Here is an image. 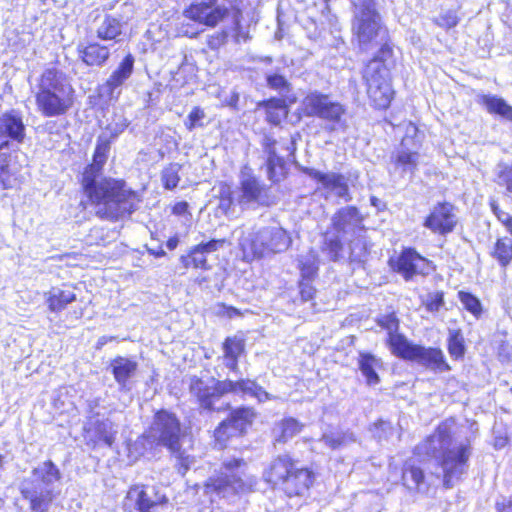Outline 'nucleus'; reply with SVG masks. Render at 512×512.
<instances>
[{
    "label": "nucleus",
    "mask_w": 512,
    "mask_h": 512,
    "mask_svg": "<svg viewBox=\"0 0 512 512\" xmlns=\"http://www.w3.org/2000/svg\"><path fill=\"white\" fill-rule=\"evenodd\" d=\"M85 438L94 446L111 447L118 433L117 426L108 418L99 415L91 416L84 426Z\"/></svg>",
    "instance_id": "19"
},
{
    "label": "nucleus",
    "mask_w": 512,
    "mask_h": 512,
    "mask_svg": "<svg viewBox=\"0 0 512 512\" xmlns=\"http://www.w3.org/2000/svg\"><path fill=\"white\" fill-rule=\"evenodd\" d=\"M229 36L228 29H222L220 31H215L212 34H208L206 36V44L209 49L216 51L221 48L227 42Z\"/></svg>",
    "instance_id": "51"
},
{
    "label": "nucleus",
    "mask_w": 512,
    "mask_h": 512,
    "mask_svg": "<svg viewBox=\"0 0 512 512\" xmlns=\"http://www.w3.org/2000/svg\"><path fill=\"white\" fill-rule=\"evenodd\" d=\"M370 203L378 211L384 210L386 207L385 203L381 199L377 198L376 196H371Z\"/></svg>",
    "instance_id": "62"
},
{
    "label": "nucleus",
    "mask_w": 512,
    "mask_h": 512,
    "mask_svg": "<svg viewBox=\"0 0 512 512\" xmlns=\"http://www.w3.org/2000/svg\"><path fill=\"white\" fill-rule=\"evenodd\" d=\"M137 367L135 361L125 357L119 356L111 361L110 368L120 390L129 391L131 389L129 380L135 375Z\"/></svg>",
    "instance_id": "29"
},
{
    "label": "nucleus",
    "mask_w": 512,
    "mask_h": 512,
    "mask_svg": "<svg viewBox=\"0 0 512 512\" xmlns=\"http://www.w3.org/2000/svg\"><path fill=\"white\" fill-rule=\"evenodd\" d=\"M303 172L320 183L324 189L333 192L338 198L346 202L352 199L347 179L343 174L335 172L324 173L308 167L303 168Z\"/></svg>",
    "instance_id": "21"
},
{
    "label": "nucleus",
    "mask_w": 512,
    "mask_h": 512,
    "mask_svg": "<svg viewBox=\"0 0 512 512\" xmlns=\"http://www.w3.org/2000/svg\"><path fill=\"white\" fill-rule=\"evenodd\" d=\"M135 58L132 54H127L118 64L115 70L101 85L100 90L103 96L109 100L117 99L121 93L122 85L131 77L134 71Z\"/></svg>",
    "instance_id": "20"
},
{
    "label": "nucleus",
    "mask_w": 512,
    "mask_h": 512,
    "mask_svg": "<svg viewBox=\"0 0 512 512\" xmlns=\"http://www.w3.org/2000/svg\"><path fill=\"white\" fill-rule=\"evenodd\" d=\"M393 269L406 281H410L417 275H428L432 270V262L415 249L404 248L397 257Z\"/></svg>",
    "instance_id": "16"
},
{
    "label": "nucleus",
    "mask_w": 512,
    "mask_h": 512,
    "mask_svg": "<svg viewBox=\"0 0 512 512\" xmlns=\"http://www.w3.org/2000/svg\"><path fill=\"white\" fill-rule=\"evenodd\" d=\"M314 479V473L310 469L305 467H296L281 484L280 489L289 498L306 497Z\"/></svg>",
    "instance_id": "23"
},
{
    "label": "nucleus",
    "mask_w": 512,
    "mask_h": 512,
    "mask_svg": "<svg viewBox=\"0 0 512 512\" xmlns=\"http://www.w3.org/2000/svg\"><path fill=\"white\" fill-rule=\"evenodd\" d=\"M179 244V238L178 236H172L170 237L167 242H166V247L169 249V250H174Z\"/></svg>",
    "instance_id": "64"
},
{
    "label": "nucleus",
    "mask_w": 512,
    "mask_h": 512,
    "mask_svg": "<svg viewBox=\"0 0 512 512\" xmlns=\"http://www.w3.org/2000/svg\"><path fill=\"white\" fill-rule=\"evenodd\" d=\"M392 56V48L384 43L378 53L365 66L362 77L367 95L378 109H385L393 98L389 69L385 61Z\"/></svg>",
    "instance_id": "8"
},
{
    "label": "nucleus",
    "mask_w": 512,
    "mask_h": 512,
    "mask_svg": "<svg viewBox=\"0 0 512 512\" xmlns=\"http://www.w3.org/2000/svg\"><path fill=\"white\" fill-rule=\"evenodd\" d=\"M127 119L123 117H119L117 120H114L106 127V132L109 136H106L109 140L115 139L118 137L127 127H128Z\"/></svg>",
    "instance_id": "55"
},
{
    "label": "nucleus",
    "mask_w": 512,
    "mask_h": 512,
    "mask_svg": "<svg viewBox=\"0 0 512 512\" xmlns=\"http://www.w3.org/2000/svg\"><path fill=\"white\" fill-rule=\"evenodd\" d=\"M25 136L26 126L20 111L12 109L0 115V147L21 144Z\"/></svg>",
    "instance_id": "18"
},
{
    "label": "nucleus",
    "mask_w": 512,
    "mask_h": 512,
    "mask_svg": "<svg viewBox=\"0 0 512 512\" xmlns=\"http://www.w3.org/2000/svg\"><path fill=\"white\" fill-rule=\"evenodd\" d=\"M448 351L455 358H460L464 355V338L460 330L449 331Z\"/></svg>",
    "instance_id": "47"
},
{
    "label": "nucleus",
    "mask_w": 512,
    "mask_h": 512,
    "mask_svg": "<svg viewBox=\"0 0 512 512\" xmlns=\"http://www.w3.org/2000/svg\"><path fill=\"white\" fill-rule=\"evenodd\" d=\"M246 468L247 464L243 459L224 460L220 475L211 477L206 482L205 493L230 499L236 495L253 491L257 485V478L247 474Z\"/></svg>",
    "instance_id": "6"
},
{
    "label": "nucleus",
    "mask_w": 512,
    "mask_h": 512,
    "mask_svg": "<svg viewBox=\"0 0 512 512\" xmlns=\"http://www.w3.org/2000/svg\"><path fill=\"white\" fill-rule=\"evenodd\" d=\"M481 104L485 106L489 113L500 115L512 121V107L503 98L495 95H483Z\"/></svg>",
    "instance_id": "39"
},
{
    "label": "nucleus",
    "mask_w": 512,
    "mask_h": 512,
    "mask_svg": "<svg viewBox=\"0 0 512 512\" xmlns=\"http://www.w3.org/2000/svg\"><path fill=\"white\" fill-rule=\"evenodd\" d=\"M454 421L441 422L435 431L416 445L414 454L427 460H434L442 469L443 484L451 488L463 474L471 456L468 439L457 441L453 437Z\"/></svg>",
    "instance_id": "2"
},
{
    "label": "nucleus",
    "mask_w": 512,
    "mask_h": 512,
    "mask_svg": "<svg viewBox=\"0 0 512 512\" xmlns=\"http://www.w3.org/2000/svg\"><path fill=\"white\" fill-rule=\"evenodd\" d=\"M225 239H212L208 242H202L189 251L187 255L181 256L180 260L185 268L193 267L195 269H209L207 255L222 248Z\"/></svg>",
    "instance_id": "25"
},
{
    "label": "nucleus",
    "mask_w": 512,
    "mask_h": 512,
    "mask_svg": "<svg viewBox=\"0 0 512 512\" xmlns=\"http://www.w3.org/2000/svg\"><path fill=\"white\" fill-rule=\"evenodd\" d=\"M434 22L439 27L450 29L458 24V17L455 12L448 11L436 17Z\"/></svg>",
    "instance_id": "56"
},
{
    "label": "nucleus",
    "mask_w": 512,
    "mask_h": 512,
    "mask_svg": "<svg viewBox=\"0 0 512 512\" xmlns=\"http://www.w3.org/2000/svg\"><path fill=\"white\" fill-rule=\"evenodd\" d=\"M166 502V496L159 495L154 487L150 493L144 486L135 485L128 490L123 500V509L125 512H150L154 506Z\"/></svg>",
    "instance_id": "17"
},
{
    "label": "nucleus",
    "mask_w": 512,
    "mask_h": 512,
    "mask_svg": "<svg viewBox=\"0 0 512 512\" xmlns=\"http://www.w3.org/2000/svg\"><path fill=\"white\" fill-rule=\"evenodd\" d=\"M46 303L51 312H61L68 304L76 300V294L70 288L52 287L45 293Z\"/></svg>",
    "instance_id": "32"
},
{
    "label": "nucleus",
    "mask_w": 512,
    "mask_h": 512,
    "mask_svg": "<svg viewBox=\"0 0 512 512\" xmlns=\"http://www.w3.org/2000/svg\"><path fill=\"white\" fill-rule=\"evenodd\" d=\"M5 147H0V151ZM0 182L4 189H10L15 183V169L8 162L6 154L0 153Z\"/></svg>",
    "instance_id": "43"
},
{
    "label": "nucleus",
    "mask_w": 512,
    "mask_h": 512,
    "mask_svg": "<svg viewBox=\"0 0 512 512\" xmlns=\"http://www.w3.org/2000/svg\"><path fill=\"white\" fill-rule=\"evenodd\" d=\"M403 484L408 489L421 490L424 486V472L423 470L413 464L407 463L403 469L402 474Z\"/></svg>",
    "instance_id": "41"
},
{
    "label": "nucleus",
    "mask_w": 512,
    "mask_h": 512,
    "mask_svg": "<svg viewBox=\"0 0 512 512\" xmlns=\"http://www.w3.org/2000/svg\"><path fill=\"white\" fill-rule=\"evenodd\" d=\"M458 297L463 307L476 318L482 314V304L480 300L473 294L465 291H459Z\"/></svg>",
    "instance_id": "46"
},
{
    "label": "nucleus",
    "mask_w": 512,
    "mask_h": 512,
    "mask_svg": "<svg viewBox=\"0 0 512 512\" xmlns=\"http://www.w3.org/2000/svg\"><path fill=\"white\" fill-rule=\"evenodd\" d=\"M320 441L331 450H338L354 443L356 438L349 431L329 430L322 434Z\"/></svg>",
    "instance_id": "34"
},
{
    "label": "nucleus",
    "mask_w": 512,
    "mask_h": 512,
    "mask_svg": "<svg viewBox=\"0 0 512 512\" xmlns=\"http://www.w3.org/2000/svg\"><path fill=\"white\" fill-rule=\"evenodd\" d=\"M296 467L295 461L289 455H280L273 459L263 471V479L267 483L280 487Z\"/></svg>",
    "instance_id": "27"
},
{
    "label": "nucleus",
    "mask_w": 512,
    "mask_h": 512,
    "mask_svg": "<svg viewBox=\"0 0 512 512\" xmlns=\"http://www.w3.org/2000/svg\"><path fill=\"white\" fill-rule=\"evenodd\" d=\"M187 210H188V204H187V202H184V201L177 202L172 208L173 214L178 215V216L184 215L187 212Z\"/></svg>",
    "instance_id": "61"
},
{
    "label": "nucleus",
    "mask_w": 512,
    "mask_h": 512,
    "mask_svg": "<svg viewBox=\"0 0 512 512\" xmlns=\"http://www.w3.org/2000/svg\"><path fill=\"white\" fill-rule=\"evenodd\" d=\"M33 93L37 111L48 118L65 115L74 103L72 85L65 74L55 67L42 72Z\"/></svg>",
    "instance_id": "3"
},
{
    "label": "nucleus",
    "mask_w": 512,
    "mask_h": 512,
    "mask_svg": "<svg viewBox=\"0 0 512 512\" xmlns=\"http://www.w3.org/2000/svg\"><path fill=\"white\" fill-rule=\"evenodd\" d=\"M300 295L303 301L312 300L315 294V288L310 284V281L301 280L299 283Z\"/></svg>",
    "instance_id": "59"
},
{
    "label": "nucleus",
    "mask_w": 512,
    "mask_h": 512,
    "mask_svg": "<svg viewBox=\"0 0 512 512\" xmlns=\"http://www.w3.org/2000/svg\"><path fill=\"white\" fill-rule=\"evenodd\" d=\"M492 255L501 266L506 267L512 261V239L508 237L498 239Z\"/></svg>",
    "instance_id": "42"
},
{
    "label": "nucleus",
    "mask_w": 512,
    "mask_h": 512,
    "mask_svg": "<svg viewBox=\"0 0 512 512\" xmlns=\"http://www.w3.org/2000/svg\"><path fill=\"white\" fill-rule=\"evenodd\" d=\"M255 414L251 408L240 407L233 410L229 417L222 421L214 431L215 440L221 445L233 436L241 435L251 425Z\"/></svg>",
    "instance_id": "15"
},
{
    "label": "nucleus",
    "mask_w": 512,
    "mask_h": 512,
    "mask_svg": "<svg viewBox=\"0 0 512 512\" xmlns=\"http://www.w3.org/2000/svg\"><path fill=\"white\" fill-rule=\"evenodd\" d=\"M340 235L329 236L325 235L323 250L327 252L330 260L337 261L342 250V242Z\"/></svg>",
    "instance_id": "49"
},
{
    "label": "nucleus",
    "mask_w": 512,
    "mask_h": 512,
    "mask_svg": "<svg viewBox=\"0 0 512 512\" xmlns=\"http://www.w3.org/2000/svg\"><path fill=\"white\" fill-rule=\"evenodd\" d=\"M181 166L177 163L170 164L162 171V182L165 189L172 190L177 187L180 176L179 171Z\"/></svg>",
    "instance_id": "48"
},
{
    "label": "nucleus",
    "mask_w": 512,
    "mask_h": 512,
    "mask_svg": "<svg viewBox=\"0 0 512 512\" xmlns=\"http://www.w3.org/2000/svg\"><path fill=\"white\" fill-rule=\"evenodd\" d=\"M241 194L238 197L240 205H246L258 200L261 194L259 181L253 176L244 177L241 181Z\"/></svg>",
    "instance_id": "37"
},
{
    "label": "nucleus",
    "mask_w": 512,
    "mask_h": 512,
    "mask_svg": "<svg viewBox=\"0 0 512 512\" xmlns=\"http://www.w3.org/2000/svg\"><path fill=\"white\" fill-rule=\"evenodd\" d=\"M238 244L246 258H261L269 253H281L291 245V237L281 227H263L257 231L245 232L242 228L234 230Z\"/></svg>",
    "instance_id": "7"
},
{
    "label": "nucleus",
    "mask_w": 512,
    "mask_h": 512,
    "mask_svg": "<svg viewBox=\"0 0 512 512\" xmlns=\"http://www.w3.org/2000/svg\"><path fill=\"white\" fill-rule=\"evenodd\" d=\"M189 390L191 395L197 399L199 406L208 411H213L215 409L214 403L228 393L249 395L256 398L259 402H264L271 398L268 392L250 379L238 381L226 379L221 381L216 380L214 377L202 379L193 376L189 381Z\"/></svg>",
    "instance_id": "4"
},
{
    "label": "nucleus",
    "mask_w": 512,
    "mask_h": 512,
    "mask_svg": "<svg viewBox=\"0 0 512 512\" xmlns=\"http://www.w3.org/2000/svg\"><path fill=\"white\" fill-rule=\"evenodd\" d=\"M230 14L229 8L220 4L219 0H200L192 3L184 15L195 22L208 27H215Z\"/></svg>",
    "instance_id": "14"
},
{
    "label": "nucleus",
    "mask_w": 512,
    "mask_h": 512,
    "mask_svg": "<svg viewBox=\"0 0 512 512\" xmlns=\"http://www.w3.org/2000/svg\"><path fill=\"white\" fill-rule=\"evenodd\" d=\"M267 86L277 91L282 96H287L291 91V84L288 82L286 77L279 73H267L266 74Z\"/></svg>",
    "instance_id": "44"
},
{
    "label": "nucleus",
    "mask_w": 512,
    "mask_h": 512,
    "mask_svg": "<svg viewBox=\"0 0 512 512\" xmlns=\"http://www.w3.org/2000/svg\"><path fill=\"white\" fill-rule=\"evenodd\" d=\"M303 424L293 417L275 423L272 434L275 442L286 443L302 431Z\"/></svg>",
    "instance_id": "33"
},
{
    "label": "nucleus",
    "mask_w": 512,
    "mask_h": 512,
    "mask_svg": "<svg viewBox=\"0 0 512 512\" xmlns=\"http://www.w3.org/2000/svg\"><path fill=\"white\" fill-rule=\"evenodd\" d=\"M233 203H234V198H233V192L231 190V187L228 185L222 186L220 189V198H219L218 209L223 214H228L230 209L232 208Z\"/></svg>",
    "instance_id": "52"
},
{
    "label": "nucleus",
    "mask_w": 512,
    "mask_h": 512,
    "mask_svg": "<svg viewBox=\"0 0 512 512\" xmlns=\"http://www.w3.org/2000/svg\"><path fill=\"white\" fill-rule=\"evenodd\" d=\"M394 343L397 349L394 355L401 359L414 361L435 372L450 370V366L445 361L444 354L439 348L413 344L406 337H396Z\"/></svg>",
    "instance_id": "12"
},
{
    "label": "nucleus",
    "mask_w": 512,
    "mask_h": 512,
    "mask_svg": "<svg viewBox=\"0 0 512 512\" xmlns=\"http://www.w3.org/2000/svg\"><path fill=\"white\" fill-rule=\"evenodd\" d=\"M113 44H100L90 42L86 46H79L80 57L88 66H103L109 59Z\"/></svg>",
    "instance_id": "28"
},
{
    "label": "nucleus",
    "mask_w": 512,
    "mask_h": 512,
    "mask_svg": "<svg viewBox=\"0 0 512 512\" xmlns=\"http://www.w3.org/2000/svg\"><path fill=\"white\" fill-rule=\"evenodd\" d=\"M297 261L302 279L312 281L318 272V256L316 252L309 250L308 252L299 255Z\"/></svg>",
    "instance_id": "38"
},
{
    "label": "nucleus",
    "mask_w": 512,
    "mask_h": 512,
    "mask_svg": "<svg viewBox=\"0 0 512 512\" xmlns=\"http://www.w3.org/2000/svg\"><path fill=\"white\" fill-rule=\"evenodd\" d=\"M350 258L352 261H363L366 255V246L360 240L352 241L350 244Z\"/></svg>",
    "instance_id": "57"
},
{
    "label": "nucleus",
    "mask_w": 512,
    "mask_h": 512,
    "mask_svg": "<svg viewBox=\"0 0 512 512\" xmlns=\"http://www.w3.org/2000/svg\"><path fill=\"white\" fill-rule=\"evenodd\" d=\"M419 158L417 149L399 147L391 155V175L399 178H404L407 175L412 177L418 168Z\"/></svg>",
    "instance_id": "24"
},
{
    "label": "nucleus",
    "mask_w": 512,
    "mask_h": 512,
    "mask_svg": "<svg viewBox=\"0 0 512 512\" xmlns=\"http://www.w3.org/2000/svg\"><path fill=\"white\" fill-rule=\"evenodd\" d=\"M275 145L266 146L263 148V151L267 155L266 167L268 178L273 182H278L283 175L284 161L277 155Z\"/></svg>",
    "instance_id": "36"
},
{
    "label": "nucleus",
    "mask_w": 512,
    "mask_h": 512,
    "mask_svg": "<svg viewBox=\"0 0 512 512\" xmlns=\"http://www.w3.org/2000/svg\"><path fill=\"white\" fill-rule=\"evenodd\" d=\"M393 428L390 422L379 420L374 424L373 435L379 440L387 438L388 434L392 432Z\"/></svg>",
    "instance_id": "58"
},
{
    "label": "nucleus",
    "mask_w": 512,
    "mask_h": 512,
    "mask_svg": "<svg viewBox=\"0 0 512 512\" xmlns=\"http://www.w3.org/2000/svg\"><path fill=\"white\" fill-rule=\"evenodd\" d=\"M382 360L371 353H360L358 367L367 385L374 386L380 382L377 371L382 368Z\"/></svg>",
    "instance_id": "31"
},
{
    "label": "nucleus",
    "mask_w": 512,
    "mask_h": 512,
    "mask_svg": "<svg viewBox=\"0 0 512 512\" xmlns=\"http://www.w3.org/2000/svg\"><path fill=\"white\" fill-rule=\"evenodd\" d=\"M224 308H225V314L229 318H234V317H237V316L241 315V312L237 308H235V307L224 306Z\"/></svg>",
    "instance_id": "63"
},
{
    "label": "nucleus",
    "mask_w": 512,
    "mask_h": 512,
    "mask_svg": "<svg viewBox=\"0 0 512 512\" xmlns=\"http://www.w3.org/2000/svg\"><path fill=\"white\" fill-rule=\"evenodd\" d=\"M352 32L361 49H367L378 37L384 39L386 29L373 0H360L355 4Z\"/></svg>",
    "instance_id": "10"
},
{
    "label": "nucleus",
    "mask_w": 512,
    "mask_h": 512,
    "mask_svg": "<svg viewBox=\"0 0 512 512\" xmlns=\"http://www.w3.org/2000/svg\"><path fill=\"white\" fill-rule=\"evenodd\" d=\"M419 146L418 128L414 123L408 122L405 126V135L402 138L400 147L418 149Z\"/></svg>",
    "instance_id": "50"
},
{
    "label": "nucleus",
    "mask_w": 512,
    "mask_h": 512,
    "mask_svg": "<svg viewBox=\"0 0 512 512\" xmlns=\"http://www.w3.org/2000/svg\"><path fill=\"white\" fill-rule=\"evenodd\" d=\"M259 105L265 107L266 120L273 125H279L287 117V106L282 99L271 98Z\"/></svg>",
    "instance_id": "35"
},
{
    "label": "nucleus",
    "mask_w": 512,
    "mask_h": 512,
    "mask_svg": "<svg viewBox=\"0 0 512 512\" xmlns=\"http://www.w3.org/2000/svg\"><path fill=\"white\" fill-rule=\"evenodd\" d=\"M498 512H512V495L508 499H503L502 502L496 503Z\"/></svg>",
    "instance_id": "60"
},
{
    "label": "nucleus",
    "mask_w": 512,
    "mask_h": 512,
    "mask_svg": "<svg viewBox=\"0 0 512 512\" xmlns=\"http://www.w3.org/2000/svg\"><path fill=\"white\" fill-rule=\"evenodd\" d=\"M424 305L429 312H438L444 305V293L442 291L429 293Z\"/></svg>",
    "instance_id": "53"
},
{
    "label": "nucleus",
    "mask_w": 512,
    "mask_h": 512,
    "mask_svg": "<svg viewBox=\"0 0 512 512\" xmlns=\"http://www.w3.org/2000/svg\"><path fill=\"white\" fill-rule=\"evenodd\" d=\"M205 117V113L204 111L199 108V107H194L191 112L189 113V115L187 116L184 124H185V127L189 130V131H192L194 130L196 127H201L203 126V124L201 123V120Z\"/></svg>",
    "instance_id": "54"
},
{
    "label": "nucleus",
    "mask_w": 512,
    "mask_h": 512,
    "mask_svg": "<svg viewBox=\"0 0 512 512\" xmlns=\"http://www.w3.org/2000/svg\"><path fill=\"white\" fill-rule=\"evenodd\" d=\"M496 183L499 186H504L509 194H512V163L507 164L500 162L497 164L496 169Z\"/></svg>",
    "instance_id": "45"
},
{
    "label": "nucleus",
    "mask_w": 512,
    "mask_h": 512,
    "mask_svg": "<svg viewBox=\"0 0 512 512\" xmlns=\"http://www.w3.org/2000/svg\"><path fill=\"white\" fill-rule=\"evenodd\" d=\"M224 365L232 372H238V360L245 350L244 339L238 335L227 337L222 345Z\"/></svg>",
    "instance_id": "30"
},
{
    "label": "nucleus",
    "mask_w": 512,
    "mask_h": 512,
    "mask_svg": "<svg viewBox=\"0 0 512 512\" xmlns=\"http://www.w3.org/2000/svg\"><path fill=\"white\" fill-rule=\"evenodd\" d=\"M302 111L307 117H317L328 123H338L345 114L343 104L329 94L319 91L308 93L302 100Z\"/></svg>",
    "instance_id": "13"
},
{
    "label": "nucleus",
    "mask_w": 512,
    "mask_h": 512,
    "mask_svg": "<svg viewBox=\"0 0 512 512\" xmlns=\"http://www.w3.org/2000/svg\"><path fill=\"white\" fill-rule=\"evenodd\" d=\"M181 436V424L176 415L167 410H160L155 414L154 420L144 438L149 439L151 443L166 447L173 454H177L179 460L178 471L180 474L185 475L192 460L189 456H184L180 451Z\"/></svg>",
    "instance_id": "9"
},
{
    "label": "nucleus",
    "mask_w": 512,
    "mask_h": 512,
    "mask_svg": "<svg viewBox=\"0 0 512 512\" xmlns=\"http://www.w3.org/2000/svg\"><path fill=\"white\" fill-rule=\"evenodd\" d=\"M363 218L359 210L354 206H346L339 209L332 217L333 229L341 235L356 233L363 228Z\"/></svg>",
    "instance_id": "26"
},
{
    "label": "nucleus",
    "mask_w": 512,
    "mask_h": 512,
    "mask_svg": "<svg viewBox=\"0 0 512 512\" xmlns=\"http://www.w3.org/2000/svg\"><path fill=\"white\" fill-rule=\"evenodd\" d=\"M377 323L382 329L387 331V342L389 344L392 354H395L397 352V349L394 343V338L405 337L403 334L397 333L399 329V321L397 317L393 313L384 315L378 318Z\"/></svg>",
    "instance_id": "40"
},
{
    "label": "nucleus",
    "mask_w": 512,
    "mask_h": 512,
    "mask_svg": "<svg viewBox=\"0 0 512 512\" xmlns=\"http://www.w3.org/2000/svg\"><path fill=\"white\" fill-rule=\"evenodd\" d=\"M62 474L51 461H44L32 469L20 487L21 494L29 502L31 512H47L53 500L60 494Z\"/></svg>",
    "instance_id": "5"
},
{
    "label": "nucleus",
    "mask_w": 512,
    "mask_h": 512,
    "mask_svg": "<svg viewBox=\"0 0 512 512\" xmlns=\"http://www.w3.org/2000/svg\"><path fill=\"white\" fill-rule=\"evenodd\" d=\"M456 225V216L453 206L449 203H439L433 207L424 221V226L434 233L445 235L450 233Z\"/></svg>",
    "instance_id": "22"
},
{
    "label": "nucleus",
    "mask_w": 512,
    "mask_h": 512,
    "mask_svg": "<svg viewBox=\"0 0 512 512\" xmlns=\"http://www.w3.org/2000/svg\"><path fill=\"white\" fill-rule=\"evenodd\" d=\"M133 13V5L125 2L120 6V11L98 15L93 21L91 31L99 40L115 46L123 41L125 26Z\"/></svg>",
    "instance_id": "11"
},
{
    "label": "nucleus",
    "mask_w": 512,
    "mask_h": 512,
    "mask_svg": "<svg viewBox=\"0 0 512 512\" xmlns=\"http://www.w3.org/2000/svg\"><path fill=\"white\" fill-rule=\"evenodd\" d=\"M109 150L110 140L104 133L98 138L93 162L85 168L81 183L96 216L108 221H118L135 212L142 198L124 180L101 176Z\"/></svg>",
    "instance_id": "1"
}]
</instances>
